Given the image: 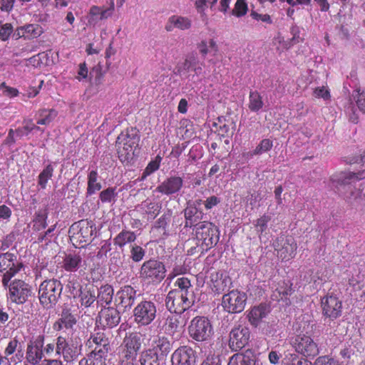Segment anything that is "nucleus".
<instances>
[{"instance_id":"obj_18","label":"nucleus","mask_w":365,"mask_h":365,"mask_svg":"<svg viewBox=\"0 0 365 365\" xmlns=\"http://www.w3.org/2000/svg\"><path fill=\"white\" fill-rule=\"evenodd\" d=\"M172 349V345L169 339L160 335L153 336L149 342L148 348L146 349L159 359L166 356Z\"/></svg>"},{"instance_id":"obj_5","label":"nucleus","mask_w":365,"mask_h":365,"mask_svg":"<svg viewBox=\"0 0 365 365\" xmlns=\"http://www.w3.org/2000/svg\"><path fill=\"white\" fill-rule=\"evenodd\" d=\"M24 267L22 262L17 259L16 255L10 252L0 255V272H3L1 277L2 285H6Z\"/></svg>"},{"instance_id":"obj_30","label":"nucleus","mask_w":365,"mask_h":365,"mask_svg":"<svg viewBox=\"0 0 365 365\" xmlns=\"http://www.w3.org/2000/svg\"><path fill=\"white\" fill-rule=\"evenodd\" d=\"M42 33L43 29L38 24H28L21 26L16 30V35L25 38H35L40 36Z\"/></svg>"},{"instance_id":"obj_6","label":"nucleus","mask_w":365,"mask_h":365,"mask_svg":"<svg viewBox=\"0 0 365 365\" xmlns=\"http://www.w3.org/2000/svg\"><path fill=\"white\" fill-rule=\"evenodd\" d=\"M3 287L8 290V300L17 304H24L31 294L30 286L22 279H11Z\"/></svg>"},{"instance_id":"obj_52","label":"nucleus","mask_w":365,"mask_h":365,"mask_svg":"<svg viewBox=\"0 0 365 365\" xmlns=\"http://www.w3.org/2000/svg\"><path fill=\"white\" fill-rule=\"evenodd\" d=\"M283 365H312V362L299 358L297 354H290L283 360Z\"/></svg>"},{"instance_id":"obj_15","label":"nucleus","mask_w":365,"mask_h":365,"mask_svg":"<svg viewBox=\"0 0 365 365\" xmlns=\"http://www.w3.org/2000/svg\"><path fill=\"white\" fill-rule=\"evenodd\" d=\"M273 247L283 261H289L296 255L297 245L292 236L280 235L273 242Z\"/></svg>"},{"instance_id":"obj_35","label":"nucleus","mask_w":365,"mask_h":365,"mask_svg":"<svg viewBox=\"0 0 365 365\" xmlns=\"http://www.w3.org/2000/svg\"><path fill=\"white\" fill-rule=\"evenodd\" d=\"M113 296V289L110 285L101 286L96 297L97 303L102 307L108 305L112 302Z\"/></svg>"},{"instance_id":"obj_51","label":"nucleus","mask_w":365,"mask_h":365,"mask_svg":"<svg viewBox=\"0 0 365 365\" xmlns=\"http://www.w3.org/2000/svg\"><path fill=\"white\" fill-rule=\"evenodd\" d=\"M187 272L188 268L185 265L184 262H175L169 272L168 279L171 280L178 275L186 274Z\"/></svg>"},{"instance_id":"obj_25","label":"nucleus","mask_w":365,"mask_h":365,"mask_svg":"<svg viewBox=\"0 0 365 365\" xmlns=\"http://www.w3.org/2000/svg\"><path fill=\"white\" fill-rule=\"evenodd\" d=\"M119 304L125 309H130L136 298V291L131 286L123 287L116 294Z\"/></svg>"},{"instance_id":"obj_44","label":"nucleus","mask_w":365,"mask_h":365,"mask_svg":"<svg viewBox=\"0 0 365 365\" xmlns=\"http://www.w3.org/2000/svg\"><path fill=\"white\" fill-rule=\"evenodd\" d=\"M48 214L46 210H39L37 212L33 220V229L36 231H40L45 229L47 226Z\"/></svg>"},{"instance_id":"obj_3","label":"nucleus","mask_w":365,"mask_h":365,"mask_svg":"<svg viewBox=\"0 0 365 365\" xmlns=\"http://www.w3.org/2000/svg\"><path fill=\"white\" fill-rule=\"evenodd\" d=\"M62 292V285L57 279L43 281L39 286L38 297L40 302L44 307L49 308L54 305Z\"/></svg>"},{"instance_id":"obj_45","label":"nucleus","mask_w":365,"mask_h":365,"mask_svg":"<svg viewBox=\"0 0 365 365\" xmlns=\"http://www.w3.org/2000/svg\"><path fill=\"white\" fill-rule=\"evenodd\" d=\"M262 96L257 91H251L249 96V108L253 112L259 111L263 107Z\"/></svg>"},{"instance_id":"obj_4","label":"nucleus","mask_w":365,"mask_h":365,"mask_svg":"<svg viewBox=\"0 0 365 365\" xmlns=\"http://www.w3.org/2000/svg\"><path fill=\"white\" fill-rule=\"evenodd\" d=\"M166 275V268L163 262L157 259L144 262L140 269V277L149 283L158 284Z\"/></svg>"},{"instance_id":"obj_53","label":"nucleus","mask_w":365,"mask_h":365,"mask_svg":"<svg viewBox=\"0 0 365 365\" xmlns=\"http://www.w3.org/2000/svg\"><path fill=\"white\" fill-rule=\"evenodd\" d=\"M161 160V157L158 155L154 160H152L148 163L143 173L141 180H144L148 175L159 168Z\"/></svg>"},{"instance_id":"obj_46","label":"nucleus","mask_w":365,"mask_h":365,"mask_svg":"<svg viewBox=\"0 0 365 365\" xmlns=\"http://www.w3.org/2000/svg\"><path fill=\"white\" fill-rule=\"evenodd\" d=\"M141 206L150 219H155L160 213V206L158 203L145 201Z\"/></svg>"},{"instance_id":"obj_33","label":"nucleus","mask_w":365,"mask_h":365,"mask_svg":"<svg viewBox=\"0 0 365 365\" xmlns=\"http://www.w3.org/2000/svg\"><path fill=\"white\" fill-rule=\"evenodd\" d=\"M203 62H201L195 55L188 56L184 63L183 69L187 71H192L195 75L199 76L202 73Z\"/></svg>"},{"instance_id":"obj_39","label":"nucleus","mask_w":365,"mask_h":365,"mask_svg":"<svg viewBox=\"0 0 365 365\" xmlns=\"http://www.w3.org/2000/svg\"><path fill=\"white\" fill-rule=\"evenodd\" d=\"M107 356L91 352L86 357L81 359L78 365H106Z\"/></svg>"},{"instance_id":"obj_12","label":"nucleus","mask_w":365,"mask_h":365,"mask_svg":"<svg viewBox=\"0 0 365 365\" xmlns=\"http://www.w3.org/2000/svg\"><path fill=\"white\" fill-rule=\"evenodd\" d=\"M292 347L304 357L314 358L319 353L317 341L309 335L299 334L292 342Z\"/></svg>"},{"instance_id":"obj_50","label":"nucleus","mask_w":365,"mask_h":365,"mask_svg":"<svg viewBox=\"0 0 365 365\" xmlns=\"http://www.w3.org/2000/svg\"><path fill=\"white\" fill-rule=\"evenodd\" d=\"M197 48L202 56H205L210 51H216L217 50L216 43L212 38L202 41Z\"/></svg>"},{"instance_id":"obj_31","label":"nucleus","mask_w":365,"mask_h":365,"mask_svg":"<svg viewBox=\"0 0 365 365\" xmlns=\"http://www.w3.org/2000/svg\"><path fill=\"white\" fill-rule=\"evenodd\" d=\"M191 26V21L187 17L180 16H172L169 18L168 24L166 25L167 31H172L174 28L180 30H186Z\"/></svg>"},{"instance_id":"obj_20","label":"nucleus","mask_w":365,"mask_h":365,"mask_svg":"<svg viewBox=\"0 0 365 365\" xmlns=\"http://www.w3.org/2000/svg\"><path fill=\"white\" fill-rule=\"evenodd\" d=\"M86 346L93 350L91 352H96L97 354L108 356L110 349V342L105 334L101 331H96L92 334L86 342Z\"/></svg>"},{"instance_id":"obj_61","label":"nucleus","mask_w":365,"mask_h":365,"mask_svg":"<svg viewBox=\"0 0 365 365\" xmlns=\"http://www.w3.org/2000/svg\"><path fill=\"white\" fill-rule=\"evenodd\" d=\"M101 16V7L93 6L89 11L88 23L95 24L99 21V17Z\"/></svg>"},{"instance_id":"obj_57","label":"nucleus","mask_w":365,"mask_h":365,"mask_svg":"<svg viewBox=\"0 0 365 365\" xmlns=\"http://www.w3.org/2000/svg\"><path fill=\"white\" fill-rule=\"evenodd\" d=\"M290 32L292 35V38L287 42L284 43V47L288 48L293 46L295 43H297L302 41L299 34L300 30L299 28L297 26H293L291 27Z\"/></svg>"},{"instance_id":"obj_13","label":"nucleus","mask_w":365,"mask_h":365,"mask_svg":"<svg viewBox=\"0 0 365 365\" xmlns=\"http://www.w3.org/2000/svg\"><path fill=\"white\" fill-rule=\"evenodd\" d=\"M194 302L193 298L185 296L174 289L170 291L165 299V305L170 313L181 314L190 308Z\"/></svg>"},{"instance_id":"obj_43","label":"nucleus","mask_w":365,"mask_h":365,"mask_svg":"<svg viewBox=\"0 0 365 365\" xmlns=\"http://www.w3.org/2000/svg\"><path fill=\"white\" fill-rule=\"evenodd\" d=\"M38 119L37 124L48 125L57 115V112L53 109H41L37 113Z\"/></svg>"},{"instance_id":"obj_49","label":"nucleus","mask_w":365,"mask_h":365,"mask_svg":"<svg viewBox=\"0 0 365 365\" xmlns=\"http://www.w3.org/2000/svg\"><path fill=\"white\" fill-rule=\"evenodd\" d=\"M159 359L147 349L143 350L140 355V365H158Z\"/></svg>"},{"instance_id":"obj_56","label":"nucleus","mask_w":365,"mask_h":365,"mask_svg":"<svg viewBox=\"0 0 365 365\" xmlns=\"http://www.w3.org/2000/svg\"><path fill=\"white\" fill-rule=\"evenodd\" d=\"M0 91L4 96L13 98L19 96V91L17 88L8 86L6 83L0 84Z\"/></svg>"},{"instance_id":"obj_37","label":"nucleus","mask_w":365,"mask_h":365,"mask_svg":"<svg viewBox=\"0 0 365 365\" xmlns=\"http://www.w3.org/2000/svg\"><path fill=\"white\" fill-rule=\"evenodd\" d=\"M82 306L89 307L96 300L95 291L93 287H86L80 289L78 296Z\"/></svg>"},{"instance_id":"obj_24","label":"nucleus","mask_w":365,"mask_h":365,"mask_svg":"<svg viewBox=\"0 0 365 365\" xmlns=\"http://www.w3.org/2000/svg\"><path fill=\"white\" fill-rule=\"evenodd\" d=\"M182 179L180 177H171L159 185L156 191L164 195H172L178 192L182 187Z\"/></svg>"},{"instance_id":"obj_60","label":"nucleus","mask_w":365,"mask_h":365,"mask_svg":"<svg viewBox=\"0 0 365 365\" xmlns=\"http://www.w3.org/2000/svg\"><path fill=\"white\" fill-rule=\"evenodd\" d=\"M24 125L22 128H19L16 130V133L20 135L23 136L24 135H28L29 133H31L33 130H40V128L38 126H36L32 120H26L24 122Z\"/></svg>"},{"instance_id":"obj_29","label":"nucleus","mask_w":365,"mask_h":365,"mask_svg":"<svg viewBox=\"0 0 365 365\" xmlns=\"http://www.w3.org/2000/svg\"><path fill=\"white\" fill-rule=\"evenodd\" d=\"M256 359L254 353L247 350L242 353L235 354L230 359L228 365H255Z\"/></svg>"},{"instance_id":"obj_63","label":"nucleus","mask_w":365,"mask_h":365,"mask_svg":"<svg viewBox=\"0 0 365 365\" xmlns=\"http://www.w3.org/2000/svg\"><path fill=\"white\" fill-rule=\"evenodd\" d=\"M354 98L356 99L359 109L365 113V90L362 91H356V94L354 96Z\"/></svg>"},{"instance_id":"obj_22","label":"nucleus","mask_w":365,"mask_h":365,"mask_svg":"<svg viewBox=\"0 0 365 365\" xmlns=\"http://www.w3.org/2000/svg\"><path fill=\"white\" fill-rule=\"evenodd\" d=\"M210 287L216 294H220L232 285V279L228 274L223 271H214L210 276Z\"/></svg>"},{"instance_id":"obj_64","label":"nucleus","mask_w":365,"mask_h":365,"mask_svg":"<svg viewBox=\"0 0 365 365\" xmlns=\"http://www.w3.org/2000/svg\"><path fill=\"white\" fill-rule=\"evenodd\" d=\"M313 365H339V363L334 359L324 356L317 358Z\"/></svg>"},{"instance_id":"obj_1","label":"nucleus","mask_w":365,"mask_h":365,"mask_svg":"<svg viewBox=\"0 0 365 365\" xmlns=\"http://www.w3.org/2000/svg\"><path fill=\"white\" fill-rule=\"evenodd\" d=\"M96 227L91 221L81 220L71 225L69 230L70 238L73 245L83 247L93 239Z\"/></svg>"},{"instance_id":"obj_27","label":"nucleus","mask_w":365,"mask_h":365,"mask_svg":"<svg viewBox=\"0 0 365 365\" xmlns=\"http://www.w3.org/2000/svg\"><path fill=\"white\" fill-rule=\"evenodd\" d=\"M84 264L85 262L81 255L69 253L65 255L62 267L66 272H74L83 267Z\"/></svg>"},{"instance_id":"obj_26","label":"nucleus","mask_w":365,"mask_h":365,"mask_svg":"<svg viewBox=\"0 0 365 365\" xmlns=\"http://www.w3.org/2000/svg\"><path fill=\"white\" fill-rule=\"evenodd\" d=\"M269 313V307L265 304H259L252 307L248 312L247 318L250 324L257 327Z\"/></svg>"},{"instance_id":"obj_55","label":"nucleus","mask_w":365,"mask_h":365,"mask_svg":"<svg viewBox=\"0 0 365 365\" xmlns=\"http://www.w3.org/2000/svg\"><path fill=\"white\" fill-rule=\"evenodd\" d=\"M145 255V251L142 247L135 244L130 245V258L135 262L141 261Z\"/></svg>"},{"instance_id":"obj_59","label":"nucleus","mask_w":365,"mask_h":365,"mask_svg":"<svg viewBox=\"0 0 365 365\" xmlns=\"http://www.w3.org/2000/svg\"><path fill=\"white\" fill-rule=\"evenodd\" d=\"M247 11V4L245 0H237L235 8L232 10V14L240 17L245 15Z\"/></svg>"},{"instance_id":"obj_40","label":"nucleus","mask_w":365,"mask_h":365,"mask_svg":"<svg viewBox=\"0 0 365 365\" xmlns=\"http://www.w3.org/2000/svg\"><path fill=\"white\" fill-rule=\"evenodd\" d=\"M292 291L289 282H282L274 292L272 298L277 301L286 300L287 297L292 294Z\"/></svg>"},{"instance_id":"obj_21","label":"nucleus","mask_w":365,"mask_h":365,"mask_svg":"<svg viewBox=\"0 0 365 365\" xmlns=\"http://www.w3.org/2000/svg\"><path fill=\"white\" fill-rule=\"evenodd\" d=\"M173 365H196L195 351L188 346L178 348L171 356Z\"/></svg>"},{"instance_id":"obj_34","label":"nucleus","mask_w":365,"mask_h":365,"mask_svg":"<svg viewBox=\"0 0 365 365\" xmlns=\"http://www.w3.org/2000/svg\"><path fill=\"white\" fill-rule=\"evenodd\" d=\"M136 240L134 232L128 230H123L113 240L115 245L122 248L128 243L133 242Z\"/></svg>"},{"instance_id":"obj_32","label":"nucleus","mask_w":365,"mask_h":365,"mask_svg":"<svg viewBox=\"0 0 365 365\" xmlns=\"http://www.w3.org/2000/svg\"><path fill=\"white\" fill-rule=\"evenodd\" d=\"M141 336L140 334L132 332L125 336L121 347H125L128 349L134 350L138 352L141 348Z\"/></svg>"},{"instance_id":"obj_36","label":"nucleus","mask_w":365,"mask_h":365,"mask_svg":"<svg viewBox=\"0 0 365 365\" xmlns=\"http://www.w3.org/2000/svg\"><path fill=\"white\" fill-rule=\"evenodd\" d=\"M137 351L121 347L120 352V365H138Z\"/></svg>"},{"instance_id":"obj_16","label":"nucleus","mask_w":365,"mask_h":365,"mask_svg":"<svg viewBox=\"0 0 365 365\" xmlns=\"http://www.w3.org/2000/svg\"><path fill=\"white\" fill-rule=\"evenodd\" d=\"M44 335L39 334L32 338L27 344L26 351V363L29 365H37L43 357V346Z\"/></svg>"},{"instance_id":"obj_17","label":"nucleus","mask_w":365,"mask_h":365,"mask_svg":"<svg viewBox=\"0 0 365 365\" xmlns=\"http://www.w3.org/2000/svg\"><path fill=\"white\" fill-rule=\"evenodd\" d=\"M250 339V329L245 326L238 325L233 327L229 336V346L233 351H237L246 346Z\"/></svg>"},{"instance_id":"obj_8","label":"nucleus","mask_w":365,"mask_h":365,"mask_svg":"<svg viewBox=\"0 0 365 365\" xmlns=\"http://www.w3.org/2000/svg\"><path fill=\"white\" fill-rule=\"evenodd\" d=\"M190 336L197 341L208 340L213 334V328L210 320L205 317L193 318L188 327Z\"/></svg>"},{"instance_id":"obj_23","label":"nucleus","mask_w":365,"mask_h":365,"mask_svg":"<svg viewBox=\"0 0 365 365\" xmlns=\"http://www.w3.org/2000/svg\"><path fill=\"white\" fill-rule=\"evenodd\" d=\"M118 311L113 307L102 309L98 315V323L103 328H113L120 322Z\"/></svg>"},{"instance_id":"obj_38","label":"nucleus","mask_w":365,"mask_h":365,"mask_svg":"<svg viewBox=\"0 0 365 365\" xmlns=\"http://www.w3.org/2000/svg\"><path fill=\"white\" fill-rule=\"evenodd\" d=\"M363 179H365V170L359 171L357 173H342L340 174V177L338 180L340 184L346 185L355 182Z\"/></svg>"},{"instance_id":"obj_58","label":"nucleus","mask_w":365,"mask_h":365,"mask_svg":"<svg viewBox=\"0 0 365 365\" xmlns=\"http://www.w3.org/2000/svg\"><path fill=\"white\" fill-rule=\"evenodd\" d=\"M273 146V143L269 139H263L255 149L254 155H261L269 151Z\"/></svg>"},{"instance_id":"obj_7","label":"nucleus","mask_w":365,"mask_h":365,"mask_svg":"<svg viewBox=\"0 0 365 365\" xmlns=\"http://www.w3.org/2000/svg\"><path fill=\"white\" fill-rule=\"evenodd\" d=\"M195 236L202 242L203 249L208 250L219 241V231L211 222H202L195 225Z\"/></svg>"},{"instance_id":"obj_48","label":"nucleus","mask_w":365,"mask_h":365,"mask_svg":"<svg viewBox=\"0 0 365 365\" xmlns=\"http://www.w3.org/2000/svg\"><path fill=\"white\" fill-rule=\"evenodd\" d=\"M53 168L51 165H48L39 174L38 183L42 189L46 188L48 180L53 176Z\"/></svg>"},{"instance_id":"obj_41","label":"nucleus","mask_w":365,"mask_h":365,"mask_svg":"<svg viewBox=\"0 0 365 365\" xmlns=\"http://www.w3.org/2000/svg\"><path fill=\"white\" fill-rule=\"evenodd\" d=\"M98 172L96 170H91L88 175V187L87 194L92 195L97 191H99L102 186L100 182L98 181Z\"/></svg>"},{"instance_id":"obj_9","label":"nucleus","mask_w":365,"mask_h":365,"mask_svg":"<svg viewBox=\"0 0 365 365\" xmlns=\"http://www.w3.org/2000/svg\"><path fill=\"white\" fill-rule=\"evenodd\" d=\"M139 138L128 133H120L116 140L118 154L121 162H128L135 155L138 147Z\"/></svg>"},{"instance_id":"obj_54","label":"nucleus","mask_w":365,"mask_h":365,"mask_svg":"<svg viewBox=\"0 0 365 365\" xmlns=\"http://www.w3.org/2000/svg\"><path fill=\"white\" fill-rule=\"evenodd\" d=\"M116 195L117 193L115 192V189L113 187H108L100 193L99 197L103 203L114 202L116 199Z\"/></svg>"},{"instance_id":"obj_19","label":"nucleus","mask_w":365,"mask_h":365,"mask_svg":"<svg viewBox=\"0 0 365 365\" xmlns=\"http://www.w3.org/2000/svg\"><path fill=\"white\" fill-rule=\"evenodd\" d=\"M321 305L324 315L336 319L341 315L342 304L339 298L334 294H327L321 299Z\"/></svg>"},{"instance_id":"obj_11","label":"nucleus","mask_w":365,"mask_h":365,"mask_svg":"<svg viewBox=\"0 0 365 365\" xmlns=\"http://www.w3.org/2000/svg\"><path fill=\"white\" fill-rule=\"evenodd\" d=\"M24 353L23 346L17 337L11 339L0 356V365H16L22 361Z\"/></svg>"},{"instance_id":"obj_42","label":"nucleus","mask_w":365,"mask_h":365,"mask_svg":"<svg viewBox=\"0 0 365 365\" xmlns=\"http://www.w3.org/2000/svg\"><path fill=\"white\" fill-rule=\"evenodd\" d=\"M175 286L178 288L174 290L183 293L184 295L193 298V292L191 287L190 281L187 277H180L175 282Z\"/></svg>"},{"instance_id":"obj_10","label":"nucleus","mask_w":365,"mask_h":365,"mask_svg":"<svg viewBox=\"0 0 365 365\" xmlns=\"http://www.w3.org/2000/svg\"><path fill=\"white\" fill-rule=\"evenodd\" d=\"M133 312L134 322L138 326H148L155 319L157 308L154 302L143 300L137 304Z\"/></svg>"},{"instance_id":"obj_2","label":"nucleus","mask_w":365,"mask_h":365,"mask_svg":"<svg viewBox=\"0 0 365 365\" xmlns=\"http://www.w3.org/2000/svg\"><path fill=\"white\" fill-rule=\"evenodd\" d=\"M82 344L78 337L66 339L59 336L56 338V354L58 358L63 357L66 362H71L76 359L81 354Z\"/></svg>"},{"instance_id":"obj_47","label":"nucleus","mask_w":365,"mask_h":365,"mask_svg":"<svg viewBox=\"0 0 365 365\" xmlns=\"http://www.w3.org/2000/svg\"><path fill=\"white\" fill-rule=\"evenodd\" d=\"M173 314L168 316L165 324V329L168 334H173L179 327L178 317Z\"/></svg>"},{"instance_id":"obj_28","label":"nucleus","mask_w":365,"mask_h":365,"mask_svg":"<svg viewBox=\"0 0 365 365\" xmlns=\"http://www.w3.org/2000/svg\"><path fill=\"white\" fill-rule=\"evenodd\" d=\"M76 322V316L72 314L69 310L64 309L61 317L54 323L53 329L56 331L72 329Z\"/></svg>"},{"instance_id":"obj_62","label":"nucleus","mask_w":365,"mask_h":365,"mask_svg":"<svg viewBox=\"0 0 365 365\" xmlns=\"http://www.w3.org/2000/svg\"><path fill=\"white\" fill-rule=\"evenodd\" d=\"M271 218L269 215H264L261 217L257 220L255 226L257 228V231L261 234L265 231L267 227V223L270 221Z\"/></svg>"},{"instance_id":"obj_14","label":"nucleus","mask_w":365,"mask_h":365,"mask_svg":"<svg viewBox=\"0 0 365 365\" xmlns=\"http://www.w3.org/2000/svg\"><path fill=\"white\" fill-rule=\"evenodd\" d=\"M246 302V293L235 289L223 295L222 306L229 313H240L244 310Z\"/></svg>"}]
</instances>
